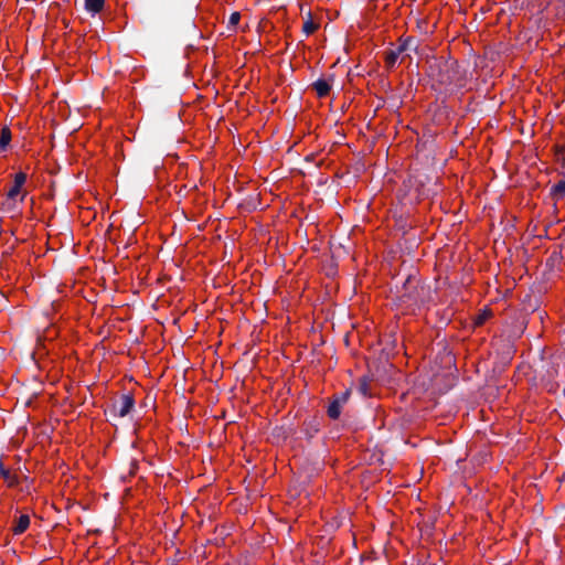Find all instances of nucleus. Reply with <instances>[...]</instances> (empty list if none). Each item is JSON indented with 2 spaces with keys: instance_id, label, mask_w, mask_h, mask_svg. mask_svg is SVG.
<instances>
[{
  "instance_id": "obj_1",
  "label": "nucleus",
  "mask_w": 565,
  "mask_h": 565,
  "mask_svg": "<svg viewBox=\"0 0 565 565\" xmlns=\"http://www.w3.org/2000/svg\"><path fill=\"white\" fill-rule=\"evenodd\" d=\"M28 175L25 172L20 171L13 175V182L6 193V198L1 203V210L4 212H14L18 209V204L22 203L28 195V191L24 185L26 183Z\"/></svg>"
},
{
  "instance_id": "obj_2",
  "label": "nucleus",
  "mask_w": 565,
  "mask_h": 565,
  "mask_svg": "<svg viewBox=\"0 0 565 565\" xmlns=\"http://www.w3.org/2000/svg\"><path fill=\"white\" fill-rule=\"evenodd\" d=\"M454 355H434L429 360L431 381H437L438 377H452L458 372L457 365L452 360Z\"/></svg>"
},
{
  "instance_id": "obj_3",
  "label": "nucleus",
  "mask_w": 565,
  "mask_h": 565,
  "mask_svg": "<svg viewBox=\"0 0 565 565\" xmlns=\"http://www.w3.org/2000/svg\"><path fill=\"white\" fill-rule=\"evenodd\" d=\"M531 358L527 363L530 367L533 370L534 377H539L541 380L545 377H553L554 374H557V371L554 367H551L550 359L553 355H527Z\"/></svg>"
},
{
  "instance_id": "obj_4",
  "label": "nucleus",
  "mask_w": 565,
  "mask_h": 565,
  "mask_svg": "<svg viewBox=\"0 0 565 565\" xmlns=\"http://www.w3.org/2000/svg\"><path fill=\"white\" fill-rule=\"evenodd\" d=\"M135 406V399L131 394H122L119 399L113 402L109 406V414L113 417L127 416Z\"/></svg>"
},
{
  "instance_id": "obj_5",
  "label": "nucleus",
  "mask_w": 565,
  "mask_h": 565,
  "mask_svg": "<svg viewBox=\"0 0 565 565\" xmlns=\"http://www.w3.org/2000/svg\"><path fill=\"white\" fill-rule=\"evenodd\" d=\"M321 419L310 417L303 422L300 434H302L307 440H311L319 433Z\"/></svg>"
},
{
  "instance_id": "obj_6",
  "label": "nucleus",
  "mask_w": 565,
  "mask_h": 565,
  "mask_svg": "<svg viewBox=\"0 0 565 565\" xmlns=\"http://www.w3.org/2000/svg\"><path fill=\"white\" fill-rule=\"evenodd\" d=\"M30 526V516L28 514H22L17 520L15 525L12 529L14 535H20L24 533Z\"/></svg>"
},
{
  "instance_id": "obj_7",
  "label": "nucleus",
  "mask_w": 565,
  "mask_h": 565,
  "mask_svg": "<svg viewBox=\"0 0 565 565\" xmlns=\"http://www.w3.org/2000/svg\"><path fill=\"white\" fill-rule=\"evenodd\" d=\"M313 88L319 97H326L331 90V85L326 79H318L313 83Z\"/></svg>"
},
{
  "instance_id": "obj_8",
  "label": "nucleus",
  "mask_w": 565,
  "mask_h": 565,
  "mask_svg": "<svg viewBox=\"0 0 565 565\" xmlns=\"http://www.w3.org/2000/svg\"><path fill=\"white\" fill-rule=\"evenodd\" d=\"M105 0H85V8L88 12L96 14L104 8Z\"/></svg>"
},
{
  "instance_id": "obj_9",
  "label": "nucleus",
  "mask_w": 565,
  "mask_h": 565,
  "mask_svg": "<svg viewBox=\"0 0 565 565\" xmlns=\"http://www.w3.org/2000/svg\"><path fill=\"white\" fill-rule=\"evenodd\" d=\"M341 402L340 399H334L332 401L329 406H328V409H327V413H328V416L331 418V419H337L339 418L340 414H341Z\"/></svg>"
},
{
  "instance_id": "obj_10",
  "label": "nucleus",
  "mask_w": 565,
  "mask_h": 565,
  "mask_svg": "<svg viewBox=\"0 0 565 565\" xmlns=\"http://www.w3.org/2000/svg\"><path fill=\"white\" fill-rule=\"evenodd\" d=\"M12 135L9 127H2L0 132V150H4L10 141H11Z\"/></svg>"
},
{
  "instance_id": "obj_11",
  "label": "nucleus",
  "mask_w": 565,
  "mask_h": 565,
  "mask_svg": "<svg viewBox=\"0 0 565 565\" xmlns=\"http://www.w3.org/2000/svg\"><path fill=\"white\" fill-rule=\"evenodd\" d=\"M358 391L362 396H369L370 395V380L367 376H362L359 380Z\"/></svg>"
},
{
  "instance_id": "obj_12",
  "label": "nucleus",
  "mask_w": 565,
  "mask_h": 565,
  "mask_svg": "<svg viewBox=\"0 0 565 565\" xmlns=\"http://www.w3.org/2000/svg\"><path fill=\"white\" fill-rule=\"evenodd\" d=\"M553 195L557 198H562L565 195V181H558L556 184L552 188Z\"/></svg>"
},
{
  "instance_id": "obj_13",
  "label": "nucleus",
  "mask_w": 565,
  "mask_h": 565,
  "mask_svg": "<svg viewBox=\"0 0 565 565\" xmlns=\"http://www.w3.org/2000/svg\"><path fill=\"white\" fill-rule=\"evenodd\" d=\"M318 29V24L315 23L313 21L311 20H308L303 23L302 25V31L307 34V35H310L312 34L313 32H316Z\"/></svg>"
},
{
  "instance_id": "obj_14",
  "label": "nucleus",
  "mask_w": 565,
  "mask_h": 565,
  "mask_svg": "<svg viewBox=\"0 0 565 565\" xmlns=\"http://www.w3.org/2000/svg\"><path fill=\"white\" fill-rule=\"evenodd\" d=\"M491 316V312L489 310H484L481 313H479L475 319V326H481Z\"/></svg>"
},
{
  "instance_id": "obj_15",
  "label": "nucleus",
  "mask_w": 565,
  "mask_h": 565,
  "mask_svg": "<svg viewBox=\"0 0 565 565\" xmlns=\"http://www.w3.org/2000/svg\"><path fill=\"white\" fill-rule=\"evenodd\" d=\"M239 21H241L239 12H233L230 15L228 24H230V26L235 28L239 23Z\"/></svg>"
},
{
  "instance_id": "obj_16",
  "label": "nucleus",
  "mask_w": 565,
  "mask_h": 565,
  "mask_svg": "<svg viewBox=\"0 0 565 565\" xmlns=\"http://www.w3.org/2000/svg\"><path fill=\"white\" fill-rule=\"evenodd\" d=\"M396 54L394 52H391L387 57H386V62L388 65H392L394 64L395 60H396Z\"/></svg>"
},
{
  "instance_id": "obj_17",
  "label": "nucleus",
  "mask_w": 565,
  "mask_h": 565,
  "mask_svg": "<svg viewBox=\"0 0 565 565\" xmlns=\"http://www.w3.org/2000/svg\"><path fill=\"white\" fill-rule=\"evenodd\" d=\"M349 395H350V392L349 391H345L344 393L341 394L340 397H338L337 399H340L341 402V405L344 404L348 398H349Z\"/></svg>"
},
{
  "instance_id": "obj_18",
  "label": "nucleus",
  "mask_w": 565,
  "mask_h": 565,
  "mask_svg": "<svg viewBox=\"0 0 565 565\" xmlns=\"http://www.w3.org/2000/svg\"><path fill=\"white\" fill-rule=\"evenodd\" d=\"M31 360L35 365H38V361L35 360V354L30 355Z\"/></svg>"
}]
</instances>
